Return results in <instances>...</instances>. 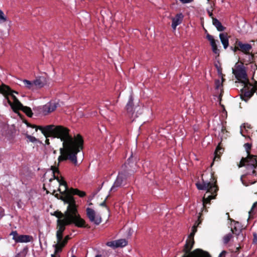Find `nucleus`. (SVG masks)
<instances>
[{
    "instance_id": "nucleus-1",
    "label": "nucleus",
    "mask_w": 257,
    "mask_h": 257,
    "mask_svg": "<svg viewBox=\"0 0 257 257\" xmlns=\"http://www.w3.org/2000/svg\"><path fill=\"white\" fill-rule=\"evenodd\" d=\"M50 137L57 138L63 141V148L60 150L61 155L59 162L69 160L75 165L77 164L76 155L83 149V140L78 134L73 138L69 134L70 130L63 125L52 124Z\"/></svg>"
},
{
    "instance_id": "nucleus-2",
    "label": "nucleus",
    "mask_w": 257,
    "mask_h": 257,
    "mask_svg": "<svg viewBox=\"0 0 257 257\" xmlns=\"http://www.w3.org/2000/svg\"><path fill=\"white\" fill-rule=\"evenodd\" d=\"M232 73L235 78L244 83V87L241 90L240 98L247 101L256 92L257 81L254 80V84L250 83L247 78L246 68L242 63H236L234 68L232 69Z\"/></svg>"
},
{
    "instance_id": "nucleus-3",
    "label": "nucleus",
    "mask_w": 257,
    "mask_h": 257,
    "mask_svg": "<svg viewBox=\"0 0 257 257\" xmlns=\"http://www.w3.org/2000/svg\"><path fill=\"white\" fill-rule=\"evenodd\" d=\"M60 199L65 203L68 204L67 210L63 214L65 218L72 221L78 227H88L85 221L78 213L75 200L73 196H61Z\"/></svg>"
},
{
    "instance_id": "nucleus-4",
    "label": "nucleus",
    "mask_w": 257,
    "mask_h": 257,
    "mask_svg": "<svg viewBox=\"0 0 257 257\" xmlns=\"http://www.w3.org/2000/svg\"><path fill=\"white\" fill-rule=\"evenodd\" d=\"M202 182L196 183V186L197 189L200 190L207 191L202 199L203 207L206 208V205L210 204V201L215 199L217 196L218 187L216 185V180L212 175H210L209 181L205 180L204 175L202 176Z\"/></svg>"
},
{
    "instance_id": "nucleus-5",
    "label": "nucleus",
    "mask_w": 257,
    "mask_h": 257,
    "mask_svg": "<svg viewBox=\"0 0 257 257\" xmlns=\"http://www.w3.org/2000/svg\"><path fill=\"white\" fill-rule=\"evenodd\" d=\"M194 244V240L187 239L186 243L184 246L183 252H184L182 256H187L189 257H211L207 251L201 249L197 248L192 252H190Z\"/></svg>"
},
{
    "instance_id": "nucleus-6",
    "label": "nucleus",
    "mask_w": 257,
    "mask_h": 257,
    "mask_svg": "<svg viewBox=\"0 0 257 257\" xmlns=\"http://www.w3.org/2000/svg\"><path fill=\"white\" fill-rule=\"evenodd\" d=\"M257 157L249 158V157L242 158L238 165V167H245L247 171L246 175L255 176L257 169Z\"/></svg>"
},
{
    "instance_id": "nucleus-7",
    "label": "nucleus",
    "mask_w": 257,
    "mask_h": 257,
    "mask_svg": "<svg viewBox=\"0 0 257 257\" xmlns=\"http://www.w3.org/2000/svg\"><path fill=\"white\" fill-rule=\"evenodd\" d=\"M122 167L123 169L120 172H119L116 180L110 189L111 191H116L118 188L125 185L128 181L131 173H129L128 170L126 169L127 168L126 164H124Z\"/></svg>"
},
{
    "instance_id": "nucleus-8",
    "label": "nucleus",
    "mask_w": 257,
    "mask_h": 257,
    "mask_svg": "<svg viewBox=\"0 0 257 257\" xmlns=\"http://www.w3.org/2000/svg\"><path fill=\"white\" fill-rule=\"evenodd\" d=\"M52 214L58 218L57 221V228L58 231L64 232L66 229V226L73 223L72 221L64 218V215L61 211L57 210Z\"/></svg>"
},
{
    "instance_id": "nucleus-9",
    "label": "nucleus",
    "mask_w": 257,
    "mask_h": 257,
    "mask_svg": "<svg viewBox=\"0 0 257 257\" xmlns=\"http://www.w3.org/2000/svg\"><path fill=\"white\" fill-rule=\"evenodd\" d=\"M60 162H59L58 163V164H57V166H52L51 167V170L53 172V178H51L50 180H49V181L50 182H51L52 181V180H54V179H56L57 180V181L59 182V184H60V186H64V189L63 190V192H66V189H67V182L64 180V178L63 177H61V178H60L58 176H56L55 174L57 173L58 174H60V171L59 170V169H58V166L59 165V163Z\"/></svg>"
},
{
    "instance_id": "nucleus-10",
    "label": "nucleus",
    "mask_w": 257,
    "mask_h": 257,
    "mask_svg": "<svg viewBox=\"0 0 257 257\" xmlns=\"http://www.w3.org/2000/svg\"><path fill=\"white\" fill-rule=\"evenodd\" d=\"M86 211L87 217L91 222L93 223L96 225H99L101 222L102 219L101 216L98 214H96L93 209L87 208Z\"/></svg>"
},
{
    "instance_id": "nucleus-11",
    "label": "nucleus",
    "mask_w": 257,
    "mask_h": 257,
    "mask_svg": "<svg viewBox=\"0 0 257 257\" xmlns=\"http://www.w3.org/2000/svg\"><path fill=\"white\" fill-rule=\"evenodd\" d=\"M16 243L29 242L33 241V237L29 235H19L17 231H12L10 234Z\"/></svg>"
},
{
    "instance_id": "nucleus-12",
    "label": "nucleus",
    "mask_w": 257,
    "mask_h": 257,
    "mask_svg": "<svg viewBox=\"0 0 257 257\" xmlns=\"http://www.w3.org/2000/svg\"><path fill=\"white\" fill-rule=\"evenodd\" d=\"M58 191L60 193L62 194H64V196H73V195H78L80 197H84L86 196V193L84 191H81L77 188H71L70 189L68 188V186L67 185V189L66 192H63V191H61L60 188L58 189Z\"/></svg>"
},
{
    "instance_id": "nucleus-13",
    "label": "nucleus",
    "mask_w": 257,
    "mask_h": 257,
    "mask_svg": "<svg viewBox=\"0 0 257 257\" xmlns=\"http://www.w3.org/2000/svg\"><path fill=\"white\" fill-rule=\"evenodd\" d=\"M125 108L127 116L130 118L133 119V120H134L136 117H138L137 114L135 113L133 103V98L132 96L130 97L128 102L126 105Z\"/></svg>"
},
{
    "instance_id": "nucleus-14",
    "label": "nucleus",
    "mask_w": 257,
    "mask_h": 257,
    "mask_svg": "<svg viewBox=\"0 0 257 257\" xmlns=\"http://www.w3.org/2000/svg\"><path fill=\"white\" fill-rule=\"evenodd\" d=\"M12 92L18 93L17 91L12 90L8 85L3 84L0 86V93L4 95L5 99L7 100V102L10 105H11L12 101L9 98V95L10 94L12 93Z\"/></svg>"
},
{
    "instance_id": "nucleus-15",
    "label": "nucleus",
    "mask_w": 257,
    "mask_h": 257,
    "mask_svg": "<svg viewBox=\"0 0 257 257\" xmlns=\"http://www.w3.org/2000/svg\"><path fill=\"white\" fill-rule=\"evenodd\" d=\"M235 44H238L239 51L246 55L250 54V51L252 49V46L248 43H243L238 39H235Z\"/></svg>"
},
{
    "instance_id": "nucleus-16",
    "label": "nucleus",
    "mask_w": 257,
    "mask_h": 257,
    "mask_svg": "<svg viewBox=\"0 0 257 257\" xmlns=\"http://www.w3.org/2000/svg\"><path fill=\"white\" fill-rule=\"evenodd\" d=\"M183 18L184 16L181 13L177 14L174 17L171 18V27L173 31H175L177 26L182 23Z\"/></svg>"
},
{
    "instance_id": "nucleus-17",
    "label": "nucleus",
    "mask_w": 257,
    "mask_h": 257,
    "mask_svg": "<svg viewBox=\"0 0 257 257\" xmlns=\"http://www.w3.org/2000/svg\"><path fill=\"white\" fill-rule=\"evenodd\" d=\"M57 105L56 103L49 102L43 106L42 112L45 115H48L49 113L54 111Z\"/></svg>"
},
{
    "instance_id": "nucleus-18",
    "label": "nucleus",
    "mask_w": 257,
    "mask_h": 257,
    "mask_svg": "<svg viewBox=\"0 0 257 257\" xmlns=\"http://www.w3.org/2000/svg\"><path fill=\"white\" fill-rule=\"evenodd\" d=\"M206 38L210 42L213 52L216 54L219 55V51L217 49V46L213 37L212 35L207 34L206 35Z\"/></svg>"
},
{
    "instance_id": "nucleus-19",
    "label": "nucleus",
    "mask_w": 257,
    "mask_h": 257,
    "mask_svg": "<svg viewBox=\"0 0 257 257\" xmlns=\"http://www.w3.org/2000/svg\"><path fill=\"white\" fill-rule=\"evenodd\" d=\"M35 89L44 87L47 83V80L44 77H39L34 81Z\"/></svg>"
},
{
    "instance_id": "nucleus-20",
    "label": "nucleus",
    "mask_w": 257,
    "mask_h": 257,
    "mask_svg": "<svg viewBox=\"0 0 257 257\" xmlns=\"http://www.w3.org/2000/svg\"><path fill=\"white\" fill-rule=\"evenodd\" d=\"M52 127V124L46 125L45 126L39 125L37 126V127H36V131H37L38 129L40 130L41 131L42 133L47 138L50 137L51 129Z\"/></svg>"
},
{
    "instance_id": "nucleus-21",
    "label": "nucleus",
    "mask_w": 257,
    "mask_h": 257,
    "mask_svg": "<svg viewBox=\"0 0 257 257\" xmlns=\"http://www.w3.org/2000/svg\"><path fill=\"white\" fill-rule=\"evenodd\" d=\"M241 230L242 229L240 224L238 222L234 221L233 225L231 227V229L232 233L238 236L241 232Z\"/></svg>"
},
{
    "instance_id": "nucleus-22",
    "label": "nucleus",
    "mask_w": 257,
    "mask_h": 257,
    "mask_svg": "<svg viewBox=\"0 0 257 257\" xmlns=\"http://www.w3.org/2000/svg\"><path fill=\"white\" fill-rule=\"evenodd\" d=\"M221 75V81L219 79H216L215 80V89L218 90H220V95H222L223 91V82L224 81V79L223 77L222 74L220 72Z\"/></svg>"
},
{
    "instance_id": "nucleus-23",
    "label": "nucleus",
    "mask_w": 257,
    "mask_h": 257,
    "mask_svg": "<svg viewBox=\"0 0 257 257\" xmlns=\"http://www.w3.org/2000/svg\"><path fill=\"white\" fill-rule=\"evenodd\" d=\"M212 24L219 32L224 31L226 28L224 27L221 22L216 18H212Z\"/></svg>"
},
{
    "instance_id": "nucleus-24",
    "label": "nucleus",
    "mask_w": 257,
    "mask_h": 257,
    "mask_svg": "<svg viewBox=\"0 0 257 257\" xmlns=\"http://www.w3.org/2000/svg\"><path fill=\"white\" fill-rule=\"evenodd\" d=\"M219 38L224 48L226 49L229 45L227 33H220L219 34Z\"/></svg>"
},
{
    "instance_id": "nucleus-25",
    "label": "nucleus",
    "mask_w": 257,
    "mask_h": 257,
    "mask_svg": "<svg viewBox=\"0 0 257 257\" xmlns=\"http://www.w3.org/2000/svg\"><path fill=\"white\" fill-rule=\"evenodd\" d=\"M66 245L63 242L61 241L59 242H57V243L53 245V247L55 248V251L53 254L56 255L57 257L58 255H57V253L58 252H60L62 250V248ZM60 257V256L59 255Z\"/></svg>"
},
{
    "instance_id": "nucleus-26",
    "label": "nucleus",
    "mask_w": 257,
    "mask_h": 257,
    "mask_svg": "<svg viewBox=\"0 0 257 257\" xmlns=\"http://www.w3.org/2000/svg\"><path fill=\"white\" fill-rule=\"evenodd\" d=\"M12 109L13 110L14 112H17L18 110H21L23 105L19 101V100L16 101L12 102L11 105H10Z\"/></svg>"
},
{
    "instance_id": "nucleus-27",
    "label": "nucleus",
    "mask_w": 257,
    "mask_h": 257,
    "mask_svg": "<svg viewBox=\"0 0 257 257\" xmlns=\"http://www.w3.org/2000/svg\"><path fill=\"white\" fill-rule=\"evenodd\" d=\"M223 151V149L222 148L220 147V144H219L217 146L216 150L215 151V152H214L215 156L214 158V161H215L216 160H218V159H220V156L222 154Z\"/></svg>"
},
{
    "instance_id": "nucleus-28",
    "label": "nucleus",
    "mask_w": 257,
    "mask_h": 257,
    "mask_svg": "<svg viewBox=\"0 0 257 257\" xmlns=\"http://www.w3.org/2000/svg\"><path fill=\"white\" fill-rule=\"evenodd\" d=\"M243 146H244V148H245L246 153L247 154V156L246 157H249V158L257 157L256 155H251L250 154V150L251 146H252L251 144H250L248 143H245L244 144Z\"/></svg>"
},
{
    "instance_id": "nucleus-29",
    "label": "nucleus",
    "mask_w": 257,
    "mask_h": 257,
    "mask_svg": "<svg viewBox=\"0 0 257 257\" xmlns=\"http://www.w3.org/2000/svg\"><path fill=\"white\" fill-rule=\"evenodd\" d=\"M24 84L25 85V86L32 90H35V87L34 86V81H31L26 79H25L23 80Z\"/></svg>"
},
{
    "instance_id": "nucleus-30",
    "label": "nucleus",
    "mask_w": 257,
    "mask_h": 257,
    "mask_svg": "<svg viewBox=\"0 0 257 257\" xmlns=\"http://www.w3.org/2000/svg\"><path fill=\"white\" fill-rule=\"evenodd\" d=\"M117 247H122L127 244V241L125 239H119L115 240Z\"/></svg>"
},
{
    "instance_id": "nucleus-31",
    "label": "nucleus",
    "mask_w": 257,
    "mask_h": 257,
    "mask_svg": "<svg viewBox=\"0 0 257 257\" xmlns=\"http://www.w3.org/2000/svg\"><path fill=\"white\" fill-rule=\"evenodd\" d=\"M21 110L29 117H31L33 114L31 108L29 107L23 106Z\"/></svg>"
},
{
    "instance_id": "nucleus-32",
    "label": "nucleus",
    "mask_w": 257,
    "mask_h": 257,
    "mask_svg": "<svg viewBox=\"0 0 257 257\" xmlns=\"http://www.w3.org/2000/svg\"><path fill=\"white\" fill-rule=\"evenodd\" d=\"M232 238V235L231 233H229L226 234L223 237V243L225 244H227Z\"/></svg>"
},
{
    "instance_id": "nucleus-33",
    "label": "nucleus",
    "mask_w": 257,
    "mask_h": 257,
    "mask_svg": "<svg viewBox=\"0 0 257 257\" xmlns=\"http://www.w3.org/2000/svg\"><path fill=\"white\" fill-rule=\"evenodd\" d=\"M63 233V232L57 230L56 237H57V242H59V241H61V240H62Z\"/></svg>"
},
{
    "instance_id": "nucleus-34",
    "label": "nucleus",
    "mask_w": 257,
    "mask_h": 257,
    "mask_svg": "<svg viewBox=\"0 0 257 257\" xmlns=\"http://www.w3.org/2000/svg\"><path fill=\"white\" fill-rule=\"evenodd\" d=\"M116 243L115 240L108 241L106 243V245L110 246L113 248H117V245H116Z\"/></svg>"
},
{
    "instance_id": "nucleus-35",
    "label": "nucleus",
    "mask_w": 257,
    "mask_h": 257,
    "mask_svg": "<svg viewBox=\"0 0 257 257\" xmlns=\"http://www.w3.org/2000/svg\"><path fill=\"white\" fill-rule=\"evenodd\" d=\"M26 137L29 140V142L35 143L37 141V139L35 137L28 134H26Z\"/></svg>"
},
{
    "instance_id": "nucleus-36",
    "label": "nucleus",
    "mask_w": 257,
    "mask_h": 257,
    "mask_svg": "<svg viewBox=\"0 0 257 257\" xmlns=\"http://www.w3.org/2000/svg\"><path fill=\"white\" fill-rule=\"evenodd\" d=\"M7 21V18L5 17L4 12L0 10V23L5 22Z\"/></svg>"
},
{
    "instance_id": "nucleus-37",
    "label": "nucleus",
    "mask_w": 257,
    "mask_h": 257,
    "mask_svg": "<svg viewBox=\"0 0 257 257\" xmlns=\"http://www.w3.org/2000/svg\"><path fill=\"white\" fill-rule=\"evenodd\" d=\"M257 210V202H255L250 210V211L249 212V213L251 214V213L253 214L255 211Z\"/></svg>"
},
{
    "instance_id": "nucleus-38",
    "label": "nucleus",
    "mask_w": 257,
    "mask_h": 257,
    "mask_svg": "<svg viewBox=\"0 0 257 257\" xmlns=\"http://www.w3.org/2000/svg\"><path fill=\"white\" fill-rule=\"evenodd\" d=\"M230 49L232 50L234 52H236L237 51H239V48L238 47V44H235V43H234V46H231Z\"/></svg>"
},
{
    "instance_id": "nucleus-39",
    "label": "nucleus",
    "mask_w": 257,
    "mask_h": 257,
    "mask_svg": "<svg viewBox=\"0 0 257 257\" xmlns=\"http://www.w3.org/2000/svg\"><path fill=\"white\" fill-rule=\"evenodd\" d=\"M70 239V237L69 235H67L65 236V237L63 239H62V240H61V241L63 242L64 244H65L66 245L68 240H69Z\"/></svg>"
},
{
    "instance_id": "nucleus-40",
    "label": "nucleus",
    "mask_w": 257,
    "mask_h": 257,
    "mask_svg": "<svg viewBox=\"0 0 257 257\" xmlns=\"http://www.w3.org/2000/svg\"><path fill=\"white\" fill-rule=\"evenodd\" d=\"M252 242L253 243H257V233L256 232L253 233Z\"/></svg>"
},
{
    "instance_id": "nucleus-41",
    "label": "nucleus",
    "mask_w": 257,
    "mask_h": 257,
    "mask_svg": "<svg viewBox=\"0 0 257 257\" xmlns=\"http://www.w3.org/2000/svg\"><path fill=\"white\" fill-rule=\"evenodd\" d=\"M5 215V210L2 207H0V219Z\"/></svg>"
},
{
    "instance_id": "nucleus-42",
    "label": "nucleus",
    "mask_w": 257,
    "mask_h": 257,
    "mask_svg": "<svg viewBox=\"0 0 257 257\" xmlns=\"http://www.w3.org/2000/svg\"><path fill=\"white\" fill-rule=\"evenodd\" d=\"M195 233H194L193 232H191L190 233V234H189V236H188V238L187 239L188 240H194V235H195Z\"/></svg>"
},
{
    "instance_id": "nucleus-43",
    "label": "nucleus",
    "mask_w": 257,
    "mask_h": 257,
    "mask_svg": "<svg viewBox=\"0 0 257 257\" xmlns=\"http://www.w3.org/2000/svg\"><path fill=\"white\" fill-rule=\"evenodd\" d=\"M227 252L225 250H223L219 255L218 257H226Z\"/></svg>"
},
{
    "instance_id": "nucleus-44",
    "label": "nucleus",
    "mask_w": 257,
    "mask_h": 257,
    "mask_svg": "<svg viewBox=\"0 0 257 257\" xmlns=\"http://www.w3.org/2000/svg\"><path fill=\"white\" fill-rule=\"evenodd\" d=\"M183 4H187L192 2L194 0H179Z\"/></svg>"
},
{
    "instance_id": "nucleus-45",
    "label": "nucleus",
    "mask_w": 257,
    "mask_h": 257,
    "mask_svg": "<svg viewBox=\"0 0 257 257\" xmlns=\"http://www.w3.org/2000/svg\"><path fill=\"white\" fill-rule=\"evenodd\" d=\"M14 92H12L11 94H10V95H11L13 99V101H16L18 100V99L17 98V97L14 94Z\"/></svg>"
},
{
    "instance_id": "nucleus-46",
    "label": "nucleus",
    "mask_w": 257,
    "mask_h": 257,
    "mask_svg": "<svg viewBox=\"0 0 257 257\" xmlns=\"http://www.w3.org/2000/svg\"><path fill=\"white\" fill-rule=\"evenodd\" d=\"M27 124L28 126H29V127H31L32 128H35L36 129V127H37V125H36L35 124H32L29 123H27Z\"/></svg>"
},
{
    "instance_id": "nucleus-47",
    "label": "nucleus",
    "mask_w": 257,
    "mask_h": 257,
    "mask_svg": "<svg viewBox=\"0 0 257 257\" xmlns=\"http://www.w3.org/2000/svg\"><path fill=\"white\" fill-rule=\"evenodd\" d=\"M192 231L193 232L195 233L197 231V226H196L195 224L192 227Z\"/></svg>"
},
{
    "instance_id": "nucleus-48",
    "label": "nucleus",
    "mask_w": 257,
    "mask_h": 257,
    "mask_svg": "<svg viewBox=\"0 0 257 257\" xmlns=\"http://www.w3.org/2000/svg\"><path fill=\"white\" fill-rule=\"evenodd\" d=\"M207 12H208V15L210 17H211L212 19V18H214L213 17V13H212V12H211L209 10H207Z\"/></svg>"
},
{
    "instance_id": "nucleus-49",
    "label": "nucleus",
    "mask_w": 257,
    "mask_h": 257,
    "mask_svg": "<svg viewBox=\"0 0 257 257\" xmlns=\"http://www.w3.org/2000/svg\"><path fill=\"white\" fill-rule=\"evenodd\" d=\"M61 195H59V194H57L55 196H56V197L57 198H58V199H60V196H64V194H62V193H61Z\"/></svg>"
},
{
    "instance_id": "nucleus-50",
    "label": "nucleus",
    "mask_w": 257,
    "mask_h": 257,
    "mask_svg": "<svg viewBox=\"0 0 257 257\" xmlns=\"http://www.w3.org/2000/svg\"><path fill=\"white\" fill-rule=\"evenodd\" d=\"M45 143L47 145H49L50 144L49 140L47 138Z\"/></svg>"
},
{
    "instance_id": "nucleus-51",
    "label": "nucleus",
    "mask_w": 257,
    "mask_h": 257,
    "mask_svg": "<svg viewBox=\"0 0 257 257\" xmlns=\"http://www.w3.org/2000/svg\"><path fill=\"white\" fill-rule=\"evenodd\" d=\"M240 247H237L236 248L235 250L233 251L234 252H237L239 249Z\"/></svg>"
},
{
    "instance_id": "nucleus-52",
    "label": "nucleus",
    "mask_w": 257,
    "mask_h": 257,
    "mask_svg": "<svg viewBox=\"0 0 257 257\" xmlns=\"http://www.w3.org/2000/svg\"><path fill=\"white\" fill-rule=\"evenodd\" d=\"M101 206H105V200L100 204Z\"/></svg>"
},
{
    "instance_id": "nucleus-53",
    "label": "nucleus",
    "mask_w": 257,
    "mask_h": 257,
    "mask_svg": "<svg viewBox=\"0 0 257 257\" xmlns=\"http://www.w3.org/2000/svg\"><path fill=\"white\" fill-rule=\"evenodd\" d=\"M95 257H102V256L100 254H97Z\"/></svg>"
},
{
    "instance_id": "nucleus-54",
    "label": "nucleus",
    "mask_w": 257,
    "mask_h": 257,
    "mask_svg": "<svg viewBox=\"0 0 257 257\" xmlns=\"http://www.w3.org/2000/svg\"><path fill=\"white\" fill-rule=\"evenodd\" d=\"M51 257H57V256L54 254H51ZM58 257H59V256H58Z\"/></svg>"
},
{
    "instance_id": "nucleus-55",
    "label": "nucleus",
    "mask_w": 257,
    "mask_h": 257,
    "mask_svg": "<svg viewBox=\"0 0 257 257\" xmlns=\"http://www.w3.org/2000/svg\"><path fill=\"white\" fill-rule=\"evenodd\" d=\"M14 257H20V254H18L16 255Z\"/></svg>"
},
{
    "instance_id": "nucleus-56",
    "label": "nucleus",
    "mask_w": 257,
    "mask_h": 257,
    "mask_svg": "<svg viewBox=\"0 0 257 257\" xmlns=\"http://www.w3.org/2000/svg\"><path fill=\"white\" fill-rule=\"evenodd\" d=\"M60 188L61 189V191H63V190H64V188H62V189H61V188Z\"/></svg>"
},
{
    "instance_id": "nucleus-57",
    "label": "nucleus",
    "mask_w": 257,
    "mask_h": 257,
    "mask_svg": "<svg viewBox=\"0 0 257 257\" xmlns=\"http://www.w3.org/2000/svg\"><path fill=\"white\" fill-rule=\"evenodd\" d=\"M71 257H76V256L74 255H73Z\"/></svg>"
},
{
    "instance_id": "nucleus-58",
    "label": "nucleus",
    "mask_w": 257,
    "mask_h": 257,
    "mask_svg": "<svg viewBox=\"0 0 257 257\" xmlns=\"http://www.w3.org/2000/svg\"><path fill=\"white\" fill-rule=\"evenodd\" d=\"M244 176H242L241 177V179H242V177H243Z\"/></svg>"
},
{
    "instance_id": "nucleus-59",
    "label": "nucleus",
    "mask_w": 257,
    "mask_h": 257,
    "mask_svg": "<svg viewBox=\"0 0 257 257\" xmlns=\"http://www.w3.org/2000/svg\"><path fill=\"white\" fill-rule=\"evenodd\" d=\"M182 257H189V256H182Z\"/></svg>"
},
{
    "instance_id": "nucleus-60",
    "label": "nucleus",
    "mask_w": 257,
    "mask_h": 257,
    "mask_svg": "<svg viewBox=\"0 0 257 257\" xmlns=\"http://www.w3.org/2000/svg\"><path fill=\"white\" fill-rule=\"evenodd\" d=\"M208 1V2H209L210 1V0H207Z\"/></svg>"
}]
</instances>
